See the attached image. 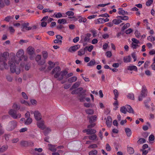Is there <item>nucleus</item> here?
I'll return each instance as SVG.
<instances>
[{
	"label": "nucleus",
	"mask_w": 155,
	"mask_h": 155,
	"mask_svg": "<svg viewBox=\"0 0 155 155\" xmlns=\"http://www.w3.org/2000/svg\"><path fill=\"white\" fill-rule=\"evenodd\" d=\"M60 71V68L59 66H57L54 68L51 72L52 74H54V78H57L59 81L62 80L68 73V72L65 70L61 71Z\"/></svg>",
	"instance_id": "f257e3e1"
},
{
	"label": "nucleus",
	"mask_w": 155,
	"mask_h": 155,
	"mask_svg": "<svg viewBox=\"0 0 155 155\" xmlns=\"http://www.w3.org/2000/svg\"><path fill=\"white\" fill-rule=\"evenodd\" d=\"M9 55V53L6 52L0 55V66L2 68H6L7 64L6 62L7 61Z\"/></svg>",
	"instance_id": "f03ea898"
},
{
	"label": "nucleus",
	"mask_w": 155,
	"mask_h": 155,
	"mask_svg": "<svg viewBox=\"0 0 155 155\" xmlns=\"http://www.w3.org/2000/svg\"><path fill=\"white\" fill-rule=\"evenodd\" d=\"M17 126V122L15 120L10 121L6 127V129L8 131H11L15 129Z\"/></svg>",
	"instance_id": "7ed1b4c3"
},
{
	"label": "nucleus",
	"mask_w": 155,
	"mask_h": 155,
	"mask_svg": "<svg viewBox=\"0 0 155 155\" xmlns=\"http://www.w3.org/2000/svg\"><path fill=\"white\" fill-rule=\"evenodd\" d=\"M15 57H13L11 58L10 60L9 61L8 64L10 66V69L12 73H14L15 71L16 68L15 67Z\"/></svg>",
	"instance_id": "20e7f679"
},
{
	"label": "nucleus",
	"mask_w": 155,
	"mask_h": 155,
	"mask_svg": "<svg viewBox=\"0 0 155 155\" xmlns=\"http://www.w3.org/2000/svg\"><path fill=\"white\" fill-rule=\"evenodd\" d=\"M8 113L14 119L20 118L21 116V114L17 113L16 111L13 109H10L8 112Z\"/></svg>",
	"instance_id": "39448f33"
},
{
	"label": "nucleus",
	"mask_w": 155,
	"mask_h": 155,
	"mask_svg": "<svg viewBox=\"0 0 155 155\" xmlns=\"http://www.w3.org/2000/svg\"><path fill=\"white\" fill-rule=\"evenodd\" d=\"M24 52L22 49H19L16 54V56L19 58L18 61L15 59V62L16 64H18L20 61L21 60V58L24 55Z\"/></svg>",
	"instance_id": "423d86ee"
},
{
	"label": "nucleus",
	"mask_w": 155,
	"mask_h": 155,
	"mask_svg": "<svg viewBox=\"0 0 155 155\" xmlns=\"http://www.w3.org/2000/svg\"><path fill=\"white\" fill-rule=\"evenodd\" d=\"M27 52L28 55L30 56V58L31 60L34 59V54L35 53L34 48L31 46L27 48Z\"/></svg>",
	"instance_id": "0eeeda50"
},
{
	"label": "nucleus",
	"mask_w": 155,
	"mask_h": 155,
	"mask_svg": "<svg viewBox=\"0 0 155 155\" xmlns=\"http://www.w3.org/2000/svg\"><path fill=\"white\" fill-rule=\"evenodd\" d=\"M29 23L28 22H25L23 23L21 25V31H29L32 29V27L28 26Z\"/></svg>",
	"instance_id": "6e6552de"
},
{
	"label": "nucleus",
	"mask_w": 155,
	"mask_h": 155,
	"mask_svg": "<svg viewBox=\"0 0 155 155\" xmlns=\"http://www.w3.org/2000/svg\"><path fill=\"white\" fill-rule=\"evenodd\" d=\"M147 91L146 87L143 85L142 86V90L140 94L143 95V97H145L147 95Z\"/></svg>",
	"instance_id": "1a4fd4ad"
},
{
	"label": "nucleus",
	"mask_w": 155,
	"mask_h": 155,
	"mask_svg": "<svg viewBox=\"0 0 155 155\" xmlns=\"http://www.w3.org/2000/svg\"><path fill=\"white\" fill-rule=\"evenodd\" d=\"M34 116L35 119L37 120H40L41 119V114L38 111H35V112Z\"/></svg>",
	"instance_id": "9d476101"
},
{
	"label": "nucleus",
	"mask_w": 155,
	"mask_h": 155,
	"mask_svg": "<svg viewBox=\"0 0 155 155\" xmlns=\"http://www.w3.org/2000/svg\"><path fill=\"white\" fill-rule=\"evenodd\" d=\"M80 47L79 45H77L73 46L71 47L69 49V51L70 52H74L76 51Z\"/></svg>",
	"instance_id": "9b49d317"
},
{
	"label": "nucleus",
	"mask_w": 155,
	"mask_h": 155,
	"mask_svg": "<svg viewBox=\"0 0 155 155\" xmlns=\"http://www.w3.org/2000/svg\"><path fill=\"white\" fill-rule=\"evenodd\" d=\"M112 121V119L111 117L110 116H108L107 118L106 121V124L108 127H111Z\"/></svg>",
	"instance_id": "f8f14e48"
},
{
	"label": "nucleus",
	"mask_w": 155,
	"mask_h": 155,
	"mask_svg": "<svg viewBox=\"0 0 155 155\" xmlns=\"http://www.w3.org/2000/svg\"><path fill=\"white\" fill-rule=\"evenodd\" d=\"M87 117L88 118L89 120V122L91 123L96 121L97 118V116L96 115L92 116L91 117L88 116Z\"/></svg>",
	"instance_id": "ddd939ff"
},
{
	"label": "nucleus",
	"mask_w": 155,
	"mask_h": 155,
	"mask_svg": "<svg viewBox=\"0 0 155 155\" xmlns=\"http://www.w3.org/2000/svg\"><path fill=\"white\" fill-rule=\"evenodd\" d=\"M49 149L51 151L53 152H55L56 151L57 149L55 148V146L51 144H48Z\"/></svg>",
	"instance_id": "4468645a"
},
{
	"label": "nucleus",
	"mask_w": 155,
	"mask_h": 155,
	"mask_svg": "<svg viewBox=\"0 0 155 155\" xmlns=\"http://www.w3.org/2000/svg\"><path fill=\"white\" fill-rule=\"evenodd\" d=\"M87 47H86L84 48L81 49L78 52V55L80 56H81L82 55H84L85 52V50L86 48H87Z\"/></svg>",
	"instance_id": "2eb2a0df"
},
{
	"label": "nucleus",
	"mask_w": 155,
	"mask_h": 155,
	"mask_svg": "<svg viewBox=\"0 0 155 155\" xmlns=\"http://www.w3.org/2000/svg\"><path fill=\"white\" fill-rule=\"evenodd\" d=\"M37 125L38 127L41 128L42 129H44L45 128L44 125V122L43 121H40L38 122Z\"/></svg>",
	"instance_id": "dca6fc26"
},
{
	"label": "nucleus",
	"mask_w": 155,
	"mask_h": 155,
	"mask_svg": "<svg viewBox=\"0 0 155 155\" xmlns=\"http://www.w3.org/2000/svg\"><path fill=\"white\" fill-rule=\"evenodd\" d=\"M8 146L7 145L2 146L0 148V153H3L6 151L8 149Z\"/></svg>",
	"instance_id": "f3484780"
},
{
	"label": "nucleus",
	"mask_w": 155,
	"mask_h": 155,
	"mask_svg": "<svg viewBox=\"0 0 155 155\" xmlns=\"http://www.w3.org/2000/svg\"><path fill=\"white\" fill-rule=\"evenodd\" d=\"M96 132V131L95 130L91 129H88L86 130L87 134L88 135L95 134Z\"/></svg>",
	"instance_id": "a211bd4d"
},
{
	"label": "nucleus",
	"mask_w": 155,
	"mask_h": 155,
	"mask_svg": "<svg viewBox=\"0 0 155 155\" xmlns=\"http://www.w3.org/2000/svg\"><path fill=\"white\" fill-rule=\"evenodd\" d=\"M126 106L127 112L130 113H132V114L134 113V111L133 109H132V108L130 106L128 105H126Z\"/></svg>",
	"instance_id": "6ab92c4d"
},
{
	"label": "nucleus",
	"mask_w": 155,
	"mask_h": 155,
	"mask_svg": "<svg viewBox=\"0 0 155 155\" xmlns=\"http://www.w3.org/2000/svg\"><path fill=\"white\" fill-rule=\"evenodd\" d=\"M127 69L128 70L130 71L134 70L135 71H137V67L134 65L130 66H128Z\"/></svg>",
	"instance_id": "aec40b11"
},
{
	"label": "nucleus",
	"mask_w": 155,
	"mask_h": 155,
	"mask_svg": "<svg viewBox=\"0 0 155 155\" xmlns=\"http://www.w3.org/2000/svg\"><path fill=\"white\" fill-rule=\"evenodd\" d=\"M112 22L114 24L117 25L120 24V23L122 22V21L120 20L119 19V18H117V19H114L113 20Z\"/></svg>",
	"instance_id": "412c9836"
},
{
	"label": "nucleus",
	"mask_w": 155,
	"mask_h": 155,
	"mask_svg": "<svg viewBox=\"0 0 155 155\" xmlns=\"http://www.w3.org/2000/svg\"><path fill=\"white\" fill-rule=\"evenodd\" d=\"M124 61L125 63L129 62L130 61L131 58L130 56H128L124 58Z\"/></svg>",
	"instance_id": "4be33fe9"
},
{
	"label": "nucleus",
	"mask_w": 155,
	"mask_h": 155,
	"mask_svg": "<svg viewBox=\"0 0 155 155\" xmlns=\"http://www.w3.org/2000/svg\"><path fill=\"white\" fill-rule=\"evenodd\" d=\"M125 131L126 133L127 136L129 137L131 134V131L130 129L128 128H126L125 129Z\"/></svg>",
	"instance_id": "5701e85b"
},
{
	"label": "nucleus",
	"mask_w": 155,
	"mask_h": 155,
	"mask_svg": "<svg viewBox=\"0 0 155 155\" xmlns=\"http://www.w3.org/2000/svg\"><path fill=\"white\" fill-rule=\"evenodd\" d=\"M113 92L114 95V99L115 100H117L119 95L118 92L117 90L116 89H114L113 91Z\"/></svg>",
	"instance_id": "b1692460"
},
{
	"label": "nucleus",
	"mask_w": 155,
	"mask_h": 155,
	"mask_svg": "<svg viewBox=\"0 0 155 155\" xmlns=\"http://www.w3.org/2000/svg\"><path fill=\"white\" fill-rule=\"evenodd\" d=\"M58 22L60 24H64L67 23L66 20L65 19L62 18L58 19Z\"/></svg>",
	"instance_id": "393cba45"
},
{
	"label": "nucleus",
	"mask_w": 155,
	"mask_h": 155,
	"mask_svg": "<svg viewBox=\"0 0 155 155\" xmlns=\"http://www.w3.org/2000/svg\"><path fill=\"white\" fill-rule=\"evenodd\" d=\"M77 78L76 77L74 76L68 79V81L69 83H72L77 81Z\"/></svg>",
	"instance_id": "a878e982"
},
{
	"label": "nucleus",
	"mask_w": 155,
	"mask_h": 155,
	"mask_svg": "<svg viewBox=\"0 0 155 155\" xmlns=\"http://www.w3.org/2000/svg\"><path fill=\"white\" fill-rule=\"evenodd\" d=\"M127 109L126 108V106L125 107L123 106L121 107L120 108V111L121 112L126 114L127 112Z\"/></svg>",
	"instance_id": "bb28decb"
},
{
	"label": "nucleus",
	"mask_w": 155,
	"mask_h": 155,
	"mask_svg": "<svg viewBox=\"0 0 155 155\" xmlns=\"http://www.w3.org/2000/svg\"><path fill=\"white\" fill-rule=\"evenodd\" d=\"M91 36V34L89 33H87L84 36V41L86 42L88 41L89 40V38Z\"/></svg>",
	"instance_id": "cd10ccee"
},
{
	"label": "nucleus",
	"mask_w": 155,
	"mask_h": 155,
	"mask_svg": "<svg viewBox=\"0 0 155 155\" xmlns=\"http://www.w3.org/2000/svg\"><path fill=\"white\" fill-rule=\"evenodd\" d=\"M117 18H119L121 20L126 21L128 19L129 17L127 16H117L116 17Z\"/></svg>",
	"instance_id": "c85d7f7f"
},
{
	"label": "nucleus",
	"mask_w": 155,
	"mask_h": 155,
	"mask_svg": "<svg viewBox=\"0 0 155 155\" xmlns=\"http://www.w3.org/2000/svg\"><path fill=\"white\" fill-rule=\"evenodd\" d=\"M14 18V15L7 16L5 18L4 20L7 22H9L10 21L11 19H13Z\"/></svg>",
	"instance_id": "c756f323"
},
{
	"label": "nucleus",
	"mask_w": 155,
	"mask_h": 155,
	"mask_svg": "<svg viewBox=\"0 0 155 155\" xmlns=\"http://www.w3.org/2000/svg\"><path fill=\"white\" fill-rule=\"evenodd\" d=\"M95 64V60L93 59L91 60L87 64L88 66H92L94 65Z\"/></svg>",
	"instance_id": "7c9ffc66"
},
{
	"label": "nucleus",
	"mask_w": 155,
	"mask_h": 155,
	"mask_svg": "<svg viewBox=\"0 0 155 155\" xmlns=\"http://www.w3.org/2000/svg\"><path fill=\"white\" fill-rule=\"evenodd\" d=\"M127 151L130 154H132L134 153V149L131 147H127Z\"/></svg>",
	"instance_id": "2f4dec72"
},
{
	"label": "nucleus",
	"mask_w": 155,
	"mask_h": 155,
	"mask_svg": "<svg viewBox=\"0 0 155 155\" xmlns=\"http://www.w3.org/2000/svg\"><path fill=\"white\" fill-rule=\"evenodd\" d=\"M81 84L80 82H75L72 86V88L75 89L78 87Z\"/></svg>",
	"instance_id": "473e14b6"
},
{
	"label": "nucleus",
	"mask_w": 155,
	"mask_h": 155,
	"mask_svg": "<svg viewBox=\"0 0 155 155\" xmlns=\"http://www.w3.org/2000/svg\"><path fill=\"white\" fill-rule=\"evenodd\" d=\"M85 112L88 114L92 115L94 114V111L92 109H88L85 110Z\"/></svg>",
	"instance_id": "72a5a7b5"
},
{
	"label": "nucleus",
	"mask_w": 155,
	"mask_h": 155,
	"mask_svg": "<svg viewBox=\"0 0 155 155\" xmlns=\"http://www.w3.org/2000/svg\"><path fill=\"white\" fill-rule=\"evenodd\" d=\"M127 97L128 98L132 100H134V95L132 93L128 94Z\"/></svg>",
	"instance_id": "f704fd0d"
},
{
	"label": "nucleus",
	"mask_w": 155,
	"mask_h": 155,
	"mask_svg": "<svg viewBox=\"0 0 155 155\" xmlns=\"http://www.w3.org/2000/svg\"><path fill=\"white\" fill-rule=\"evenodd\" d=\"M32 122V119L30 117L27 118L26 121L25 122V124L26 125H29L31 124Z\"/></svg>",
	"instance_id": "c9c22d12"
},
{
	"label": "nucleus",
	"mask_w": 155,
	"mask_h": 155,
	"mask_svg": "<svg viewBox=\"0 0 155 155\" xmlns=\"http://www.w3.org/2000/svg\"><path fill=\"white\" fill-rule=\"evenodd\" d=\"M119 11L118 12V13L119 15H124L125 13V11L123 10L122 8H120L118 9Z\"/></svg>",
	"instance_id": "e433bc0d"
},
{
	"label": "nucleus",
	"mask_w": 155,
	"mask_h": 155,
	"mask_svg": "<svg viewBox=\"0 0 155 155\" xmlns=\"http://www.w3.org/2000/svg\"><path fill=\"white\" fill-rule=\"evenodd\" d=\"M51 131V129L49 128H47L45 129L44 131V134L45 135H46L48 134Z\"/></svg>",
	"instance_id": "4c0bfd02"
},
{
	"label": "nucleus",
	"mask_w": 155,
	"mask_h": 155,
	"mask_svg": "<svg viewBox=\"0 0 155 155\" xmlns=\"http://www.w3.org/2000/svg\"><path fill=\"white\" fill-rule=\"evenodd\" d=\"M135 34L137 38H142L143 37V36H141L140 35V33L139 32V31L137 30H136L135 32Z\"/></svg>",
	"instance_id": "58836bf2"
},
{
	"label": "nucleus",
	"mask_w": 155,
	"mask_h": 155,
	"mask_svg": "<svg viewBox=\"0 0 155 155\" xmlns=\"http://www.w3.org/2000/svg\"><path fill=\"white\" fill-rule=\"evenodd\" d=\"M97 150H93L89 152V155H96L97 154Z\"/></svg>",
	"instance_id": "ea45409f"
},
{
	"label": "nucleus",
	"mask_w": 155,
	"mask_h": 155,
	"mask_svg": "<svg viewBox=\"0 0 155 155\" xmlns=\"http://www.w3.org/2000/svg\"><path fill=\"white\" fill-rule=\"evenodd\" d=\"M130 26V24L129 23H128L124 25L123 26V27L121 29L122 31H124V30L125 29L127 28L128 27H129Z\"/></svg>",
	"instance_id": "a19ab883"
},
{
	"label": "nucleus",
	"mask_w": 155,
	"mask_h": 155,
	"mask_svg": "<svg viewBox=\"0 0 155 155\" xmlns=\"http://www.w3.org/2000/svg\"><path fill=\"white\" fill-rule=\"evenodd\" d=\"M20 144L22 146L26 147L28 145V143L27 141H22L21 142Z\"/></svg>",
	"instance_id": "79ce46f5"
},
{
	"label": "nucleus",
	"mask_w": 155,
	"mask_h": 155,
	"mask_svg": "<svg viewBox=\"0 0 155 155\" xmlns=\"http://www.w3.org/2000/svg\"><path fill=\"white\" fill-rule=\"evenodd\" d=\"M146 142L145 140L143 138H141L140 139L137 141L138 143L142 144L145 143Z\"/></svg>",
	"instance_id": "37998d69"
},
{
	"label": "nucleus",
	"mask_w": 155,
	"mask_h": 155,
	"mask_svg": "<svg viewBox=\"0 0 155 155\" xmlns=\"http://www.w3.org/2000/svg\"><path fill=\"white\" fill-rule=\"evenodd\" d=\"M13 108L15 109V110H18L20 109V107L18 106L17 104H14L12 106Z\"/></svg>",
	"instance_id": "c03bdc74"
},
{
	"label": "nucleus",
	"mask_w": 155,
	"mask_h": 155,
	"mask_svg": "<svg viewBox=\"0 0 155 155\" xmlns=\"http://www.w3.org/2000/svg\"><path fill=\"white\" fill-rule=\"evenodd\" d=\"M4 133V130L2 124H0V133L2 135Z\"/></svg>",
	"instance_id": "a18cd8bd"
},
{
	"label": "nucleus",
	"mask_w": 155,
	"mask_h": 155,
	"mask_svg": "<svg viewBox=\"0 0 155 155\" xmlns=\"http://www.w3.org/2000/svg\"><path fill=\"white\" fill-rule=\"evenodd\" d=\"M54 15H55V17L57 18H59L62 17V14L60 12H58L57 14L54 13Z\"/></svg>",
	"instance_id": "49530a36"
},
{
	"label": "nucleus",
	"mask_w": 155,
	"mask_h": 155,
	"mask_svg": "<svg viewBox=\"0 0 155 155\" xmlns=\"http://www.w3.org/2000/svg\"><path fill=\"white\" fill-rule=\"evenodd\" d=\"M150 149L149 148L148 150H141L142 152V155H146L148 153L149 150Z\"/></svg>",
	"instance_id": "de8ad7c7"
},
{
	"label": "nucleus",
	"mask_w": 155,
	"mask_h": 155,
	"mask_svg": "<svg viewBox=\"0 0 155 155\" xmlns=\"http://www.w3.org/2000/svg\"><path fill=\"white\" fill-rule=\"evenodd\" d=\"M88 138L89 140H94L97 138V136L95 134L89 136Z\"/></svg>",
	"instance_id": "09e8293b"
},
{
	"label": "nucleus",
	"mask_w": 155,
	"mask_h": 155,
	"mask_svg": "<svg viewBox=\"0 0 155 155\" xmlns=\"http://www.w3.org/2000/svg\"><path fill=\"white\" fill-rule=\"evenodd\" d=\"M139 46L137 44H135L132 43L131 44V47L133 49H136L137 48L139 47Z\"/></svg>",
	"instance_id": "8fccbe9b"
},
{
	"label": "nucleus",
	"mask_w": 155,
	"mask_h": 155,
	"mask_svg": "<svg viewBox=\"0 0 155 155\" xmlns=\"http://www.w3.org/2000/svg\"><path fill=\"white\" fill-rule=\"evenodd\" d=\"M98 23H103L105 22L104 19L100 18L97 19Z\"/></svg>",
	"instance_id": "3c124183"
},
{
	"label": "nucleus",
	"mask_w": 155,
	"mask_h": 155,
	"mask_svg": "<svg viewBox=\"0 0 155 155\" xmlns=\"http://www.w3.org/2000/svg\"><path fill=\"white\" fill-rule=\"evenodd\" d=\"M20 102L21 104H24L26 105L30 106L29 103L27 101L25 100H21Z\"/></svg>",
	"instance_id": "603ef678"
},
{
	"label": "nucleus",
	"mask_w": 155,
	"mask_h": 155,
	"mask_svg": "<svg viewBox=\"0 0 155 155\" xmlns=\"http://www.w3.org/2000/svg\"><path fill=\"white\" fill-rule=\"evenodd\" d=\"M43 57L45 59H46L48 57V53L46 51H43L42 52Z\"/></svg>",
	"instance_id": "864d4df0"
},
{
	"label": "nucleus",
	"mask_w": 155,
	"mask_h": 155,
	"mask_svg": "<svg viewBox=\"0 0 155 155\" xmlns=\"http://www.w3.org/2000/svg\"><path fill=\"white\" fill-rule=\"evenodd\" d=\"M66 14L69 16H73L74 15V13L72 11H68L66 13Z\"/></svg>",
	"instance_id": "5fc2aeb1"
},
{
	"label": "nucleus",
	"mask_w": 155,
	"mask_h": 155,
	"mask_svg": "<svg viewBox=\"0 0 155 155\" xmlns=\"http://www.w3.org/2000/svg\"><path fill=\"white\" fill-rule=\"evenodd\" d=\"M86 21L87 19L83 17H81L80 19L78 20V21L80 23H81V22L84 23L86 22Z\"/></svg>",
	"instance_id": "6e6d98bb"
},
{
	"label": "nucleus",
	"mask_w": 155,
	"mask_h": 155,
	"mask_svg": "<svg viewBox=\"0 0 155 155\" xmlns=\"http://www.w3.org/2000/svg\"><path fill=\"white\" fill-rule=\"evenodd\" d=\"M53 12V10H51L49 8H45L42 11V13H44L45 12Z\"/></svg>",
	"instance_id": "4d7b16f0"
},
{
	"label": "nucleus",
	"mask_w": 155,
	"mask_h": 155,
	"mask_svg": "<svg viewBox=\"0 0 155 155\" xmlns=\"http://www.w3.org/2000/svg\"><path fill=\"white\" fill-rule=\"evenodd\" d=\"M147 39L148 40L150 41L151 42L154 41L155 40L154 37L152 36H149L148 37Z\"/></svg>",
	"instance_id": "13d9d810"
},
{
	"label": "nucleus",
	"mask_w": 155,
	"mask_h": 155,
	"mask_svg": "<svg viewBox=\"0 0 155 155\" xmlns=\"http://www.w3.org/2000/svg\"><path fill=\"white\" fill-rule=\"evenodd\" d=\"M106 55L108 58H110L112 55V53L110 51H107L106 53Z\"/></svg>",
	"instance_id": "bf43d9fd"
},
{
	"label": "nucleus",
	"mask_w": 155,
	"mask_h": 155,
	"mask_svg": "<svg viewBox=\"0 0 155 155\" xmlns=\"http://www.w3.org/2000/svg\"><path fill=\"white\" fill-rule=\"evenodd\" d=\"M21 95L22 97L25 99L27 100L28 99V97L26 94L24 92H22L21 93Z\"/></svg>",
	"instance_id": "052dcab7"
},
{
	"label": "nucleus",
	"mask_w": 155,
	"mask_h": 155,
	"mask_svg": "<svg viewBox=\"0 0 155 155\" xmlns=\"http://www.w3.org/2000/svg\"><path fill=\"white\" fill-rule=\"evenodd\" d=\"M133 32V30L131 28H129L128 30H126L125 31V33L127 34H129Z\"/></svg>",
	"instance_id": "680f3d73"
},
{
	"label": "nucleus",
	"mask_w": 155,
	"mask_h": 155,
	"mask_svg": "<svg viewBox=\"0 0 155 155\" xmlns=\"http://www.w3.org/2000/svg\"><path fill=\"white\" fill-rule=\"evenodd\" d=\"M106 149L108 151H110L111 150V148L108 143L106 145Z\"/></svg>",
	"instance_id": "e2e57ef3"
},
{
	"label": "nucleus",
	"mask_w": 155,
	"mask_h": 155,
	"mask_svg": "<svg viewBox=\"0 0 155 155\" xmlns=\"http://www.w3.org/2000/svg\"><path fill=\"white\" fill-rule=\"evenodd\" d=\"M149 139L150 141H153L154 140V137L153 135L151 134L149 136Z\"/></svg>",
	"instance_id": "0e129e2a"
},
{
	"label": "nucleus",
	"mask_w": 155,
	"mask_h": 155,
	"mask_svg": "<svg viewBox=\"0 0 155 155\" xmlns=\"http://www.w3.org/2000/svg\"><path fill=\"white\" fill-rule=\"evenodd\" d=\"M131 55L132 57L134 59V61H136L137 60V57L136 56L135 53H133L132 54H131Z\"/></svg>",
	"instance_id": "69168bd1"
},
{
	"label": "nucleus",
	"mask_w": 155,
	"mask_h": 155,
	"mask_svg": "<svg viewBox=\"0 0 155 155\" xmlns=\"http://www.w3.org/2000/svg\"><path fill=\"white\" fill-rule=\"evenodd\" d=\"M41 59V56L40 55H38L36 58V61L37 62H38Z\"/></svg>",
	"instance_id": "338daca9"
},
{
	"label": "nucleus",
	"mask_w": 155,
	"mask_h": 155,
	"mask_svg": "<svg viewBox=\"0 0 155 155\" xmlns=\"http://www.w3.org/2000/svg\"><path fill=\"white\" fill-rule=\"evenodd\" d=\"M132 41H133L132 43H134L137 44L139 43V41L135 38H133L132 39Z\"/></svg>",
	"instance_id": "774afa93"
}]
</instances>
